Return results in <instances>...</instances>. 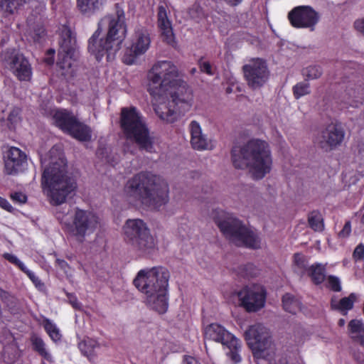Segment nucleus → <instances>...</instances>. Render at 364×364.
Returning <instances> with one entry per match:
<instances>
[{"mask_svg":"<svg viewBox=\"0 0 364 364\" xmlns=\"http://www.w3.org/2000/svg\"><path fill=\"white\" fill-rule=\"evenodd\" d=\"M147 90L150 95H170L167 102L154 105L156 115L166 123L175 122L181 114L189 110L193 92L186 82L179 77L178 68L171 61L159 60L154 64L149 73Z\"/></svg>","mask_w":364,"mask_h":364,"instance_id":"nucleus-1","label":"nucleus"},{"mask_svg":"<svg viewBox=\"0 0 364 364\" xmlns=\"http://www.w3.org/2000/svg\"><path fill=\"white\" fill-rule=\"evenodd\" d=\"M125 14L119 4H114V14L102 17L97 30L88 40L89 53L98 61L106 56L107 61L114 59L127 36Z\"/></svg>","mask_w":364,"mask_h":364,"instance_id":"nucleus-2","label":"nucleus"},{"mask_svg":"<svg viewBox=\"0 0 364 364\" xmlns=\"http://www.w3.org/2000/svg\"><path fill=\"white\" fill-rule=\"evenodd\" d=\"M124 192L129 198L154 210L166 204L169 200L167 182L149 171H141L129 178L124 186Z\"/></svg>","mask_w":364,"mask_h":364,"instance_id":"nucleus-3","label":"nucleus"},{"mask_svg":"<svg viewBox=\"0 0 364 364\" xmlns=\"http://www.w3.org/2000/svg\"><path fill=\"white\" fill-rule=\"evenodd\" d=\"M169 277L166 268L154 267L139 270L133 280L134 287L144 294L146 305L159 314L168 310Z\"/></svg>","mask_w":364,"mask_h":364,"instance_id":"nucleus-4","label":"nucleus"},{"mask_svg":"<svg viewBox=\"0 0 364 364\" xmlns=\"http://www.w3.org/2000/svg\"><path fill=\"white\" fill-rule=\"evenodd\" d=\"M231 161L237 169H249L252 178H263L272 169V158L269 144L261 139H252L243 145L232 147Z\"/></svg>","mask_w":364,"mask_h":364,"instance_id":"nucleus-5","label":"nucleus"},{"mask_svg":"<svg viewBox=\"0 0 364 364\" xmlns=\"http://www.w3.org/2000/svg\"><path fill=\"white\" fill-rule=\"evenodd\" d=\"M41 185L53 205H59L77 188L75 179L68 173L66 159H52L42 174Z\"/></svg>","mask_w":364,"mask_h":364,"instance_id":"nucleus-6","label":"nucleus"},{"mask_svg":"<svg viewBox=\"0 0 364 364\" xmlns=\"http://www.w3.org/2000/svg\"><path fill=\"white\" fill-rule=\"evenodd\" d=\"M213 220L223 235L235 245L252 250L260 248L258 235L232 214L224 210H215Z\"/></svg>","mask_w":364,"mask_h":364,"instance_id":"nucleus-7","label":"nucleus"},{"mask_svg":"<svg viewBox=\"0 0 364 364\" xmlns=\"http://www.w3.org/2000/svg\"><path fill=\"white\" fill-rule=\"evenodd\" d=\"M119 126L126 139L135 142L140 149L150 151L153 148L145 118L136 107L121 108Z\"/></svg>","mask_w":364,"mask_h":364,"instance_id":"nucleus-8","label":"nucleus"},{"mask_svg":"<svg viewBox=\"0 0 364 364\" xmlns=\"http://www.w3.org/2000/svg\"><path fill=\"white\" fill-rule=\"evenodd\" d=\"M123 230L126 243L139 256L146 257L155 251L156 242L142 220H127Z\"/></svg>","mask_w":364,"mask_h":364,"instance_id":"nucleus-9","label":"nucleus"},{"mask_svg":"<svg viewBox=\"0 0 364 364\" xmlns=\"http://www.w3.org/2000/svg\"><path fill=\"white\" fill-rule=\"evenodd\" d=\"M54 124L63 132L80 141L92 139L91 128L81 122L74 114L66 109H56L53 114Z\"/></svg>","mask_w":364,"mask_h":364,"instance_id":"nucleus-10","label":"nucleus"},{"mask_svg":"<svg viewBox=\"0 0 364 364\" xmlns=\"http://www.w3.org/2000/svg\"><path fill=\"white\" fill-rule=\"evenodd\" d=\"M205 338L221 343L228 349V357L235 363L241 361L240 350L241 343L233 334L227 331L222 325L210 323L205 329Z\"/></svg>","mask_w":364,"mask_h":364,"instance_id":"nucleus-11","label":"nucleus"},{"mask_svg":"<svg viewBox=\"0 0 364 364\" xmlns=\"http://www.w3.org/2000/svg\"><path fill=\"white\" fill-rule=\"evenodd\" d=\"M99 224L98 217L92 211L76 208L72 218V223L68 224L69 234L82 242L87 235L95 232Z\"/></svg>","mask_w":364,"mask_h":364,"instance_id":"nucleus-12","label":"nucleus"},{"mask_svg":"<svg viewBox=\"0 0 364 364\" xmlns=\"http://www.w3.org/2000/svg\"><path fill=\"white\" fill-rule=\"evenodd\" d=\"M1 61L8 68L19 81H30L32 77V68L25 56L15 48L3 50L0 55Z\"/></svg>","mask_w":364,"mask_h":364,"instance_id":"nucleus-13","label":"nucleus"},{"mask_svg":"<svg viewBox=\"0 0 364 364\" xmlns=\"http://www.w3.org/2000/svg\"><path fill=\"white\" fill-rule=\"evenodd\" d=\"M240 305L248 313H255L265 306L267 291L262 286H245L237 293Z\"/></svg>","mask_w":364,"mask_h":364,"instance_id":"nucleus-14","label":"nucleus"},{"mask_svg":"<svg viewBox=\"0 0 364 364\" xmlns=\"http://www.w3.org/2000/svg\"><path fill=\"white\" fill-rule=\"evenodd\" d=\"M151 37L149 30L145 27H138L135 29L132 45L127 48L123 55L122 61L126 65H133L137 58L144 55L149 48Z\"/></svg>","mask_w":364,"mask_h":364,"instance_id":"nucleus-15","label":"nucleus"},{"mask_svg":"<svg viewBox=\"0 0 364 364\" xmlns=\"http://www.w3.org/2000/svg\"><path fill=\"white\" fill-rule=\"evenodd\" d=\"M245 339L255 356L260 355L270 346L271 335L261 323L249 326L245 332Z\"/></svg>","mask_w":364,"mask_h":364,"instance_id":"nucleus-16","label":"nucleus"},{"mask_svg":"<svg viewBox=\"0 0 364 364\" xmlns=\"http://www.w3.org/2000/svg\"><path fill=\"white\" fill-rule=\"evenodd\" d=\"M290 25L295 28H309L313 31L320 19L319 14L310 6H298L287 16Z\"/></svg>","mask_w":364,"mask_h":364,"instance_id":"nucleus-17","label":"nucleus"},{"mask_svg":"<svg viewBox=\"0 0 364 364\" xmlns=\"http://www.w3.org/2000/svg\"><path fill=\"white\" fill-rule=\"evenodd\" d=\"M242 70L248 85L254 89L262 86L268 78L267 66L260 58L253 59L243 65Z\"/></svg>","mask_w":364,"mask_h":364,"instance_id":"nucleus-18","label":"nucleus"},{"mask_svg":"<svg viewBox=\"0 0 364 364\" xmlns=\"http://www.w3.org/2000/svg\"><path fill=\"white\" fill-rule=\"evenodd\" d=\"M344 136L345 131L342 126L338 123H331L321 131V134L316 138V141L320 148L328 151L339 146Z\"/></svg>","mask_w":364,"mask_h":364,"instance_id":"nucleus-19","label":"nucleus"},{"mask_svg":"<svg viewBox=\"0 0 364 364\" xmlns=\"http://www.w3.org/2000/svg\"><path fill=\"white\" fill-rule=\"evenodd\" d=\"M27 166V156L20 149L11 146L6 152L4 156L5 173L16 175L23 172Z\"/></svg>","mask_w":364,"mask_h":364,"instance_id":"nucleus-20","label":"nucleus"},{"mask_svg":"<svg viewBox=\"0 0 364 364\" xmlns=\"http://www.w3.org/2000/svg\"><path fill=\"white\" fill-rule=\"evenodd\" d=\"M157 26L164 43L175 47L177 44L172 23L168 16L166 8L160 5L157 9Z\"/></svg>","mask_w":364,"mask_h":364,"instance_id":"nucleus-21","label":"nucleus"},{"mask_svg":"<svg viewBox=\"0 0 364 364\" xmlns=\"http://www.w3.org/2000/svg\"><path fill=\"white\" fill-rule=\"evenodd\" d=\"M343 97L346 105L343 108L358 107L364 102V86L359 85L355 87H348Z\"/></svg>","mask_w":364,"mask_h":364,"instance_id":"nucleus-22","label":"nucleus"},{"mask_svg":"<svg viewBox=\"0 0 364 364\" xmlns=\"http://www.w3.org/2000/svg\"><path fill=\"white\" fill-rule=\"evenodd\" d=\"M189 128L192 147L197 150L208 149V141L205 136L202 134L199 123L196 121H192L189 125Z\"/></svg>","mask_w":364,"mask_h":364,"instance_id":"nucleus-23","label":"nucleus"},{"mask_svg":"<svg viewBox=\"0 0 364 364\" xmlns=\"http://www.w3.org/2000/svg\"><path fill=\"white\" fill-rule=\"evenodd\" d=\"M107 0H76L79 11L87 17H91L100 12Z\"/></svg>","mask_w":364,"mask_h":364,"instance_id":"nucleus-24","label":"nucleus"},{"mask_svg":"<svg viewBox=\"0 0 364 364\" xmlns=\"http://www.w3.org/2000/svg\"><path fill=\"white\" fill-rule=\"evenodd\" d=\"M306 274L310 277L314 284L320 285L326 279V267L321 263L316 262L309 266Z\"/></svg>","mask_w":364,"mask_h":364,"instance_id":"nucleus-25","label":"nucleus"},{"mask_svg":"<svg viewBox=\"0 0 364 364\" xmlns=\"http://www.w3.org/2000/svg\"><path fill=\"white\" fill-rule=\"evenodd\" d=\"M350 338L364 347V325L361 321L353 319L348 325Z\"/></svg>","mask_w":364,"mask_h":364,"instance_id":"nucleus-26","label":"nucleus"},{"mask_svg":"<svg viewBox=\"0 0 364 364\" xmlns=\"http://www.w3.org/2000/svg\"><path fill=\"white\" fill-rule=\"evenodd\" d=\"M26 3V0H0V14L4 17H9L18 12Z\"/></svg>","mask_w":364,"mask_h":364,"instance_id":"nucleus-27","label":"nucleus"},{"mask_svg":"<svg viewBox=\"0 0 364 364\" xmlns=\"http://www.w3.org/2000/svg\"><path fill=\"white\" fill-rule=\"evenodd\" d=\"M309 267L306 257L303 254L297 252L294 255L292 268L295 274L302 277L306 274Z\"/></svg>","mask_w":364,"mask_h":364,"instance_id":"nucleus-28","label":"nucleus"},{"mask_svg":"<svg viewBox=\"0 0 364 364\" xmlns=\"http://www.w3.org/2000/svg\"><path fill=\"white\" fill-rule=\"evenodd\" d=\"M74 49L66 50V49L59 48L58 53L57 66L63 70L68 72L71 68L73 64L72 55H73Z\"/></svg>","mask_w":364,"mask_h":364,"instance_id":"nucleus-29","label":"nucleus"},{"mask_svg":"<svg viewBox=\"0 0 364 364\" xmlns=\"http://www.w3.org/2000/svg\"><path fill=\"white\" fill-rule=\"evenodd\" d=\"M235 272L240 277L249 279L257 277L260 273V269L255 264L248 262L238 266Z\"/></svg>","mask_w":364,"mask_h":364,"instance_id":"nucleus-30","label":"nucleus"},{"mask_svg":"<svg viewBox=\"0 0 364 364\" xmlns=\"http://www.w3.org/2000/svg\"><path fill=\"white\" fill-rule=\"evenodd\" d=\"M282 301L284 309L291 314H296L298 311L301 310V303L289 293L285 294L282 296Z\"/></svg>","mask_w":364,"mask_h":364,"instance_id":"nucleus-31","label":"nucleus"},{"mask_svg":"<svg viewBox=\"0 0 364 364\" xmlns=\"http://www.w3.org/2000/svg\"><path fill=\"white\" fill-rule=\"evenodd\" d=\"M43 326L46 332L53 342L56 343L61 340L62 335L60 331L51 320L45 318L43 321Z\"/></svg>","mask_w":364,"mask_h":364,"instance_id":"nucleus-32","label":"nucleus"},{"mask_svg":"<svg viewBox=\"0 0 364 364\" xmlns=\"http://www.w3.org/2000/svg\"><path fill=\"white\" fill-rule=\"evenodd\" d=\"M308 223L314 231L321 232L324 228L323 220L318 210H313L309 214Z\"/></svg>","mask_w":364,"mask_h":364,"instance_id":"nucleus-33","label":"nucleus"},{"mask_svg":"<svg viewBox=\"0 0 364 364\" xmlns=\"http://www.w3.org/2000/svg\"><path fill=\"white\" fill-rule=\"evenodd\" d=\"M21 122V109L14 107L9 112L6 119V126L10 130H15Z\"/></svg>","mask_w":364,"mask_h":364,"instance_id":"nucleus-34","label":"nucleus"},{"mask_svg":"<svg viewBox=\"0 0 364 364\" xmlns=\"http://www.w3.org/2000/svg\"><path fill=\"white\" fill-rule=\"evenodd\" d=\"M59 48L70 50L74 49L72 46V31L68 27H64L60 33Z\"/></svg>","mask_w":364,"mask_h":364,"instance_id":"nucleus-35","label":"nucleus"},{"mask_svg":"<svg viewBox=\"0 0 364 364\" xmlns=\"http://www.w3.org/2000/svg\"><path fill=\"white\" fill-rule=\"evenodd\" d=\"M99 346L100 344L96 340L92 338L85 339L78 344L80 350L85 356L92 355L94 352V350Z\"/></svg>","mask_w":364,"mask_h":364,"instance_id":"nucleus-36","label":"nucleus"},{"mask_svg":"<svg viewBox=\"0 0 364 364\" xmlns=\"http://www.w3.org/2000/svg\"><path fill=\"white\" fill-rule=\"evenodd\" d=\"M356 300V295L354 293H351L347 297L341 299L338 304L334 306L336 309L341 311H347L353 308L354 302Z\"/></svg>","mask_w":364,"mask_h":364,"instance_id":"nucleus-37","label":"nucleus"},{"mask_svg":"<svg viewBox=\"0 0 364 364\" xmlns=\"http://www.w3.org/2000/svg\"><path fill=\"white\" fill-rule=\"evenodd\" d=\"M33 348L41 356L47 360L50 358V354L47 352L45 348V343L41 338L34 337L31 339Z\"/></svg>","mask_w":364,"mask_h":364,"instance_id":"nucleus-38","label":"nucleus"},{"mask_svg":"<svg viewBox=\"0 0 364 364\" xmlns=\"http://www.w3.org/2000/svg\"><path fill=\"white\" fill-rule=\"evenodd\" d=\"M323 73L322 68L319 65H309L302 70V75L306 80L319 78Z\"/></svg>","mask_w":364,"mask_h":364,"instance_id":"nucleus-39","label":"nucleus"},{"mask_svg":"<svg viewBox=\"0 0 364 364\" xmlns=\"http://www.w3.org/2000/svg\"><path fill=\"white\" fill-rule=\"evenodd\" d=\"M292 91L295 99L299 100L301 97L310 93V85L306 82H298L293 86Z\"/></svg>","mask_w":364,"mask_h":364,"instance_id":"nucleus-40","label":"nucleus"},{"mask_svg":"<svg viewBox=\"0 0 364 364\" xmlns=\"http://www.w3.org/2000/svg\"><path fill=\"white\" fill-rule=\"evenodd\" d=\"M197 65L202 73L208 75L213 76L215 74L214 68L209 60H205V57H200L198 61Z\"/></svg>","mask_w":364,"mask_h":364,"instance_id":"nucleus-41","label":"nucleus"},{"mask_svg":"<svg viewBox=\"0 0 364 364\" xmlns=\"http://www.w3.org/2000/svg\"><path fill=\"white\" fill-rule=\"evenodd\" d=\"M326 287L333 291L338 292L341 290V286L339 279L333 275L327 277Z\"/></svg>","mask_w":364,"mask_h":364,"instance_id":"nucleus-42","label":"nucleus"},{"mask_svg":"<svg viewBox=\"0 0 364 364\" xmlns=\"http://www.w3.org/2000/svg\"><path fill=\"white\" fill-rule=\"evenodd\" d=\"M3 257L9 262L10 263L13 264L16 267H17L21 271H24V269L26 268V266L24 264L14 255L5 252L3 254Z\"/></svg>","mask_w":364,"mask_h":364,"instance_id":"nucleus-43","label":"nucleus"},{"mask_svg":"<svg viewBox=\"0 0 364 364\" xmlns=\"http://www.w3.org/2000/svg\"><path fill=\"white\" fill-rule=\"evenodd\" d=\"M22 272L28 276L36 287L41 288L43 287L44 284L41 282L39 277H37L32 271L29 270L26 267L24 269V271Z\"/></svg>","mask_w":364,"mask_h":364,"instance_id":"nucleus-44","label":"nucleus"},{"mask_svg":"<svg viewBox=\"0 0 364 364\" xmlns=\"http://www.w3.org/2000/svg\"><path fill=\"white\" fill-rule=\"evenodd\" d=\"M46 31L43 26H37L33 29L32 38L34 42L40 43L42 38L46 36Z\"/></svg>","mask_w":364,"mask_h":364,"instance_id":"nucleus-45","label":"nucleus"},{"mask_svg":"<svg viewBox=\"0 0 364 364\" xmlns=\"http://www.w3.org/2000/svg\"><path fill=\"white\" fill-rule=\"evenodd\" d=\"M353 258L356 262L364 259V245L363 243H360L356 246L353 252Z\"/></svg>","mask_w":364,"mask_h":364,"instance_id":"nucleus-46","label":"nucleus"},{"mask_svg":"<svg viewBox=\"0 0 364 364\" xmlns=\"http://www.w3.org/2000/svg\"><path fill=\"white\" fill-rule=\"evenodd\" d=\"M11 198L14 202L18 203H25L27 200V196L22 192H14L11 194Z\"/></svg>","mask_w":364,"mask_h":364,"instance_id":"nucleus-47","label":"nucleus"},{"mask_svg":"<svg viewBox=\"0 0 364 364\" xmlns=\"http://www.w3.org/2000/svg\"><path fill=\"white\" fill-rule=\"evenodd\" d=\"M55 265L58 266L65 274H68L71 269L69 264L62 259L57 258L55 259Z\"/></svg>","mask_w":364,"mask_h":364,"instance_id":"nucleus-48","label":"nucleus"},{"mask_svg":"<svg viewBox=\"0 0 364 364\" xmlns=\"http://www.w3.org/2000/svg\"><path fill=\"white\" fill-rule=\"evenodd\" d=\"M351 232V223L350 220H347L343 229L338 232V237L342 238L348 237Z\"/></svg>","mask_w":364,"mask_h":364,"instance_id":"nucleus-49","label":"nucleus"},{"mask_svg":"<svg viewBox=\"0 0 364 364\" xmlns=\"http://www.w3.org/2000/svg\"><path fill=\"white\" fill-rule=\"evenodd\" d=\"M68 296V298L69 299V301H70V304L72 305V306L75 309H78L80 308V303L78 301L77 297L72 294H67Z\"/></svg>","mask_w":364,"mask_h":364,"instance_id":"nucleus-50","label":"nucleus"},{"mask_svg":"<svg viewBox=\"0 0 364 364\" xmlns=\"http://www.w3.org/2000/svg\"><path fill=\"white\" fill-rule=\"evenodd\" d=\"M354 28L355 29L364 35V18L360 19H357L354 22Z\"/></svg>","mask_w":364,"mask_h":364,"instance_id":"nucleus-51","label":"nucleus"},{"mask_svg":"<svg viewBox=\"0 0 364 364\" xmlns=\"http://www.w3.org/2000/svg\"><path fill=\"white\" fill-rule=\"evenodd\" d=\"M0 207L3 209L11 212L13 210L12 205L9 203V202L4 198L0 196Z\"/></svg>","mask_w":364,"mask_h":364,"instance_id":"nucleus-52","label":"nucleus"},{"mask_svg":"<svg viewBox=\"0 0 364 364\" xmlns=\"http://www.w3.org/2000/svg\"><path fill=\"white\" fill-rule=\"evenodd\" d=\"M184 361L186 364H200L198 359L190 355H186L184 358Z\"/></svg>","mask_w":364,"mask_h":364,"instance_id":"nucleus-53","label":"nucleus"},{"mask_svg":"<svg viewBox=\"0 0 364 364\" xmlns=\"http://www.w3.org/2000/svg\"><path fill=\"white\" fill-rule=\"evenodd\" d=\"M358 157L364 162V141L358 144Z\"/></svg>","mask_w":364,"mask_h":364,"instance_id":"nucleus-54","label":"nucleus"},{"mask_svg":"<svg viewBox=\"0 0 364 364\" xmlns=\"http://www.w3.org/2000/svg\"><path fill=\"white\" fill-rule=\"evenodd\" d=\"M346 323V321L344 318H340L338 321V325L341 327L343 326Z\"/></svg>","mask_w":364,"mask_h":364,"instance_id":"nucleus-55","label":"nucleus"},{"mask_svg":"<svg viewBox=\"0 0 364 364\" xmlns=\"http://www.w3.org/2000/svg\"><path fill=\"white\" fill-rule=\"evenodd\" d=\"M360 223L362 225H364V213L363 214V215L360 218Z\"/></svg>","mask_w":364,"mask_h":364,"instance_id":"nucleus-56","label":"nucleus"},{"mask_svg":"<svg viewBox=\"0 0 364 364\" xmlns=\"http://www.w3.org/2000/svg\"><path fill=\"white\" fill-rule=\"evenodd\" d=\"M196 72V68H192L191 70V73L192 75H193Z\"/></svg>","mask_w":364,"mask_h":364,"instance_id":"nucleus-57","label":"nucleus"},{"mask_svg":"<svg viewBox=\"0 0 364 364\" xmlns=\"http://www.w3.org/2000/svg\"><path fill=\"white\" fill-rule=\"evenodd\" d=\"M231 92H232V89L230 87H227L226 92L227 93H230Z\"/></svg>","mask_w":364,"mask_h":364,"instance_id":"nucleus-58","label":"nucleus"},{"mask_svg":"<svg viewBox=\"0 0 364 364\" xmlns=\"http://www.w3.org/2000/svg\"><path fill=\"white\" fill-rule=\"evenodd\" d=\"M53 63V59H52V60H49V61L48 62V63H49V64H50V63Z\"/></svg>","mask_w":364,"mask_h":364,"instance_id":"nucleus-59","label":"nucleus"},{"mask_svg":"<svg viewBox=\"0 0 364 364\" xmlns=\"http://www.w3.org/2000/svg\"><path fill=\"white\" fill-rule=\"evenodd\" d=\"M49 52H51L52 53H54V50H52V49L49 50Z\"/></svg>","mask_w":364,"mask_h":364,"instance_id":"nucleus-60","label":"nucleus"},{"mask_svg":"<svg viewBox=\"0 0 364 364\" xmlns=\"http://www.w3.org/2000/svg\"><path fill=\"white\" fill-rule=\"evenodd\" d=\"M53 151H54V149L53 148V149L50 150V154H52V153L53 152Z\"/></svg>","mask_w":364,"mask_h":364,"instance_id":"nucleus-61","label":"nucleus"}]
</instances>
